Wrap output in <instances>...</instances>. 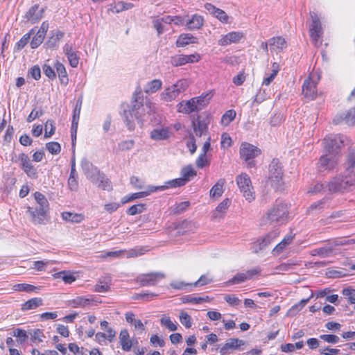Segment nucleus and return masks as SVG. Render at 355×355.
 I'll list each match as a JSON object with an SVG mask.
<instances>
[{
	"label": "nucleus",
	"instance_id": "obj_1",
	"mask_svg": "<svg viewBox=\"0 0 355 355\" xmlns=\"http://www.w3.org/2000/svg\"><path fill=\"white\" fill-rule=\"evenodd\" d=\"M33 196L37 206L35 207L28 206L27 212L33 223L45 224L49 218V202L46 196L39 191L34 192Z\"/></svg>",
	"mask_w": 355,
	"mask_h": 355
},
{
	"label": "nucleus",
	"instance_id": "obj_2",
	"mask_svg": "<svg viewBox=\"0 0 355 355\" xmlns=\"http://www.w3.org/2000/svg\"><path fill=\"white\" fill-rule=\"evenodd\" d=\"M283 166L279 159H273L268 166V183L275 189L283 186Z\"/></svg>",
	"mask_w": 355,
	"mask_h": 355
},
{
	"label": "nucleus",
	"instance_id": "obj_3",
	"mask_svg": "<svg viewBox=\"0 0 355 355\" xmlns=\"http://www.w3.org/2000/svg\"><path fill=\"white\" fill-rule=\"evenodd\" d=\"M311 24L309 28V37L314 46L322 45L323 37V28L318 15L315 12H310Z\"/></svg>",
	"mask_w": 355,
	"mask_h": 355
},
{
	"label": "nucleus",
	"instance_id": "obj_4",
	"mask_svg": "<svg viewBox=\"0 0 355 355\" xmlns=\"http://www.w3.org/2000/svg\"><path fill=\"white\" fill-rule=\"evenodd\" d=\"M288 210L284 204H278L272 207L266 214V220L270 224L283 225L288 221Z\"/></svg>",
	"mask_w": 355,
	"mask_h": 355
},
{
	"label": "nucleus",
	"instance_id": "obj_5",
	"mask_svg": "<svg viewBox=\"0 0 355 355\" xmlns=\"http://www.w3.org/2000/svg\"><path fill=\"white\" fill-rule=\"evenodd\" d=\"M188 86L189 85L186 80H179L175 84L166 87L162 92L160 95L161 99L164 101L171 102L178 98L180 93L186 91Z\"/></svg>",
	"mask_w": 355,
	"mask_h": 355
},
{
	"label": "nucleus",
	"instance_id": "obj_6",
	"mask_svg": "<svg viewBox=\"0 0 355 355\" xmlns=\"http://www.w3.org/2000/svg\"><path fill=\"white\" fill-rule=\"evenodd\" d=\"M324 148L327 153L334 157H340L343 141L340 135L327 136L323 139Z\"/></svg>",
	"mask_w": 355,
	"mask_h": 355
},
{
	"label": "nucleus",
	"instance_id": "obj_7",
	"mask_svg": "<svg viewBox=\"0 0 355 355\" xmlns=\"http://www.w3.org/2000/svg\"><path fill=\"white\" fill-rule=\"evenodd\" d=\"M236 184L247 200L254 199V191L249 175L245 173L239 175L236 178Z\"/></svg>",
	"mask_w": 355,
	"mask_h": 355
},
{
	"label": "nucleus",
	"instance_id": "obj_8",
	"mask_svg": "<svg viewBox=\"0 0 355 355\" xmlns=\"http://www.w3.org/2000/svg\"><path fill=\"white\" fill-rule=\"evenodd\" d=\"M15 162L18 163L19 168L24 172V173L31 179H36L38 177L37 168L32 164L29 156L24 153H21L17 156V160Z\"/></svg>",
	"mask_w": 355,
	"mask_h": 355
},
{
	"label": "nucleus",
	"instance_id": "obj_9",
	"mask_svg": "<svg viewBox=\"0 0 355 355\" xmlns=\"http://www.w3.org/2000/svg\"><path fill=\"white\" fill-rule=\"evenodd\" d=\"M101 302L100 300H98L92 295L76 296L67 302V305L73 309H86L92 306H96Z\"/></svg>",
	"mask_w": 355,
	"mask_h": 355
},
{
	"label": "nucleus",
	"instance_id": "obj_10",
	"mask_svg": "<svg viewBox=\"0 0 355 355\" xmlns=\"http://www.w3.org/2000/svg\"><path fill=\"white\" fill-rule=\"evenodd\" d=\"M164 277L163 273L159 272L143 273L137 276L135 282L141 286H153L156 285Z\"/></svg>",
	"mask_w": 355,
	"mask_h": 355
},
{
	"label": "nucleus",
	"instance_id": "obj_11",
	"mask_svg": "<svg viewBox=\"0 0 355 355\" xmlns=\"http://www.w3.org/2000/svg\"><path fill=\"white\" fill-rule=\"evenodd\" d=\"M202 58L198 53H194L190 55L178 54L171 57L170 63L173 67H180L186 64L197 63Z\"/></svg>",
	"mask_w": 355,
	"mask_h": 355
},
{
	"label": "nucleus",
	"instance_id": "obj_12",
	"mask_svg": "<svg viewBox=\"0 0 355 355\" xmlns=\"http://www.w3.org/2000/svg\"><path fill=\"white\" fill-rule=\"evenodd\" d=\"M313 74H310V76L304 80L302 85V94L307 101L313 100L317 96L316 85L319 78L315 80H313Z\"/></svg>",
	"mask_w": 355,
	"mask_h": 355
},
{
	"label": "nucleus",
	"instance_id": "obj_13",
	"mask_svg": "<svg viewBox=\"0 0 355 355\" xmlns=\"http://www.w3.org/2000/svg\"><path fill=\"white\" fill-rule=\"evenodd\" d=\"M279 235V232L276 230L270 232L264 237L257 240L252 243V248L254 253H257L259 251L264 249L266 246L270 245L275 239Z\"/></svg>",
	"mask_w": 355,
	"mask_h": 355
},
{
	"label": "nucleus",
	"instance_id": "obj_14",
	"mask_svg": "<svg viewBox=\"0 0 355 355\" xmlns=\"http://www.w3.org/2000/svg\"><path fill=\"white\" fill-rule=\"evenodd\" d=\"M245 38V34L241 31H232L223 35L218 41V44L226 46L232 44L239 43Z\"/></svg>",
	"mask_w": 355,
	"mask_h": 355
},
{
	"label": "nucleus",
	"instance_id": "obj_15",
	"mask_svg": "<svg viewBox=\"0 0 355 355\" xmlns=\"http://www.w3.org/2000/svg\"><path fill=\"white\" fill-rule=\"evenodd\" d=\"M261 150L247 142L242 143L240 147V155L242 159L248 162L261 154Z\"/></svg>",
	"mask_w": 355,
	"mask_h": 355
},
{
	"label": "nucleus",
	"instance_id": "obj_16",
	"mask_svg": "<svg viewBox=\"0 0 355 355\" xmlns=\"http://www.w3.org/2000/svg\"><path fill=\"white\" fill-rule=\"evenodd\" d=\"M244 345L245 342L243 340L231 338L219 348V353L220 355H227L234 350L239 349Z\"/></svg>",
	"mask_w": 355,
	"mask_h": 355
},
{
	"label": "nucleus",
	"instance_id": "obj_17",
	"mask_svg": "<svg viewBox=\"0 0 355 355\" xmlns=\"http://www.w3.org/2000/svg\"><path fill=\"white\" fill-rule=\"evenodd\" d=\"M338 157L329 155L327 153L322 155L318 162V168L320 171H331L334 168L337 164Z\"/></svg>",
	"mask_w": 355,
	"mask_h": 355
},
{
	"label": "nucleus",
	"instance_id": "obj_18",
	"mask_svg": "<svg viewBox=\"0 0 355 355\" xmlns=\"http://www.w3.org/2000/svg\"><path fill=\"white\" fill-rule=\"evenodd\" d=\"M131 103V108L126 110V111H132V113L138 119V111L144 106V96L140 87H138L133 93Z\"/></svg>",
	"mask_w": 355,
	"mask_h": 355
},
{
	"label": "nucleus",
	"instance_id": "obj_19",
	"mask_svg": "<svg viewBox=\"0 0 355 355\" xmlns=\"http://www.w3.org/2000/svg\"><path fill=\"white\" fill-rule=\"evenodd\" d=\"M92 182L98 188H101L103 190L110 191L112 190V184L109 178L106 177V175L100 173L99 171L94 175L92 180Z\"/></svg>",
	"mask_w": 355,
	"mask_h": 355
},
{
	"label": "nucleus",
	"instance_id": "obj_20",
	"mask_svg": "<svg viewBox=\"0 0 355 355\" xmlns=\"http://www.w3.org/2000/svg\"><path fill=\"white\" fill-rule=\"evenodd\" d=\"M343 122L348 125H355V106L346 112L336 115L334 119V123L336 124Z\"/></svg>",
	"mask_w": 355,
	"mask_h": 355
},
{
	"label": "nucleus",
	"instance_id": "obj_21",
	"mask_svg": "<svg viewBox=\"0 0 355 355\" xmlns=\"http://www.w3.org/2000/svg\"><path fill=\"white\" fill-rule=\"evenodd\" d=\"M44 9H39V5L35 4L26 12L25 18L31 24H35L44 17Z\"/></svg>",
	"mask_w": 355,
	"mask_h": 355
},
{
	"label": "nucleus",
	"instance_id": "obj_22",
	"mask_svg": "<svg viewBox=\"0 0 355 355\" xmlns=\"http://www.w3.org/2000/svg\"><path fill=\"white\" fill-rule=\"evenodd\" d=\"M119 338L122 349L125 352H129L133 345L138 343L137 339L130 338L129 332L125 329L120 331Z\"/></svg>",
	"mask_w": 355,
	"mask_h": 355
},
{
	"label": "nucleus",
	"instance_id": "obj_23",
	"mask_svg": "<svg viewBox=\"0 0 355 355\" xmlns=\"http://www.w3.org/2000/svg\"><path fill=\"white\" fill-rule=\"evenodd\" d=\"M344 178L343 175H339L334 178L331 180L327 187L330 193H345L347 191L345 184L343 183Z\"/></svg>",
	"mask_w": 355,
	"mask_h": 355
},
{
	"label": "nucleus",
	"instance_id": "obj_24",
	"mask_svg": "<svg viewBox=\"0 0 355 355\" xmlns=\"http://www.w3.org/2000/svg\"><path fill=\"white\" fill-rule=\"evenodd\" d=\"M154 192H156L155 186H149L146 191L133 193L123 197L121 203L124 205L136 199L145 198Z\"/></svg>",
	"mask_w": 355,
	"mask_h": 355
},
{
	"label": "nucleus",
	"instance_id": "obj_25",
	"mask_svg": "<svg viewBox=\"0 0 355 355\" xmlns=\"http://www.w3.org/2000/svg\"><path fill=\"white\" fill-rule=\"evenodd\" d=\"M269 46L272 52H282L287 47V42L282 36L272 37L269 39Z\"/></svg>",
	"mask_w": 355,
	"mask_h": 355
},
{
	"label": "nucleus",
	"instance_id": "obj_26",
	"mask_svg": "<svg viewBox=\"0 0 355 355\" xmlns=\"http://www.w3.org/2000/svg\"><path fill=\"white\" fill-rule=\"evenodd\" d=\"M191 127L193 132L198 137H201L208 130V123L205 121L202 120L199 116L194 118L191 121Z\"/></svg>",
	"mask_w": 355,
	"mask_h": 355
},
{
	"label": "nucleus",
	"instance_id": "obj_27",
	"mask_svg": "<svg viewBox=\"0 0 355 355\" xmlns=\"http://www.w3.org/2000/svg\"><path fill=\"white\" fill-rule=\"evenodd\" d=\"M213 96H214V92L209 91V92H204L201 95H200L197 97H193V98H196V99H194V101L196 103L198 110H202V108L207 107L209 105Z\"/></svg>",
	"mask_w": 355,
	"mask_h": 355
},
{
	"label": "nucleus",
	"instance_id": "obj_28",
	"mask_svg": "<svg viewBox=\"0 0 355 355\" xmlns=\"http://www.w3.org/2000/svg\"><path fill=\"white\" fill-rule=\"evenodd\" d=\"M193 98L186 101H182L178 104V112L184 114H189L198 110Z\"/></svg>",
	"mask_w": 355,
	"mask_h": 355
},
{
	"label": "nucleus",
	"instance_id": "obj_29",
	"mask_svg": "<svg viewBox=\"0 0 355 355\" xmlns=\"http://www.w3.org/2000/svg\"><path fill=\"white\" fill-rule=\"evenodd\" d=\"M230 205V200L229 198L224 199L219 205L216 207L213 211L212 218L220 219L224 217Z\"/></svg>",
	"mask_w": 355,
	"mask_h": 355
},
{
	"label": "nucleus",
	"instance_id": "obj_30",
	"mask_svg": "<svg viewBox=\"0 0 355 355\" xmlns=\"http://www.w3.org/2000/svg\"><path fill=\"white\" fill-rule=\"evenodd\" d=\"M295 237V234L291 233L286 236L279 242L275 247L272 250V254L273 255H279L281 254L284 250H285L287 246L291 243L293 239Z\"/></svg>",
	"mask_w": 355,
	"mask_h": 355
},
{
	"label": "nucleus",
	"instance_id": "obj_31",
	"mask_svg": "<svg viewBox=\"0 0 355 355\" xmlns=\"http://www.w3.org/2000/svg\"><path fill=\"white\" fill-rule=\"evenodd\" d=\"M204 24V18L198 14L192 15L191 18L189 19L185 26L188 30H198L202 27Z\"/></svg>",
	"mask_w": 355,
	"mask_h": 355
},
{
	"label": "nucleus",
	"instance_id": "obj_32",
	"mask_svg": "<svg viewBox=\"0 0 355 355\" xmlns=\"http://www.w3.org/2000/svg\"><path fill=\"white\" fill-rule=\"evenodd\" d=\"M198 43L197 37L189 33H182L179 35L176 41L178 47H184L190 44Z\"/></svg>",
	"mask_w": 355,
	"mask_h": 355
},
{
	"label": "nucleus",
	"instance_id": "obj_33",
	"mask_svg": "<svg viewBox=\"0 0 355 355\" xmlns=\"http://www.w3.org/2000/svg\"><path fill=\"white\" fill-rule=\"evenodd\" d=\"M134 7V4L123 1H119L110 5L109 10L112 13H119L121 12L131 9Z\"/></svg>",
	"mask_w": 355,
	"mask_h": 355
},
{
	"label": "nucleus",
	"instance_id": "obj_34",
	"mask_svg": "<svg viewBox=\"0 0 355 355\" xmlns=\"http://www.w3.org/2000/svg\"><path fill=\"white\" fill-rule=\"evenodd\" d=\"M42 305H43V300L41 297H33L22 303L21 310L22 311L33 310Z\"/></svg>",
	"mask_w": 355,
	"mask_h": 355
},
{
	"label": "nucleus",
	"instance_id": "obj_35",
	"mask_svg": "<svg viewBox=\"0 0 355 355\" xmlns=\"http://www.w3.org/2000/svg\"><path fill=\"white\" fill-rule=\"evenodd\" d=\"M63 49L65 55L68 58L69 64L72 67H76L79 63V58L78 57L76 53L73 51L72 47L67 44L64 46Z\"/></svg>",
	"mask_w": 355,
	"mask_h": 355
},
{
	"label": "nucleus",
	"instance_id": "obj_36",
	"mask_svg": "<svg viewBox=\"0 0 355 355\" xmlns=\"http://www.w3.org/2000/svg\"><path fill=\"white\" fill-rule=\"evenodd\" d=\"M225 184V180L224 178H220L216 183L211 187L209 191V196L213 198H218L220 197L224 192V185Z\"/></svg>",
	"mask_w": 355,
	"mask_h": 355
},
{
	"label": "nucleus",
	"instance_id": "obj_37",
	"mask_svg": "<svg viewBox=\"0 0 355 355\" xmlns=\"http://www.w3.org/2000/svg\"><path fill=\"white\" fill-rule=\"evenodd\" d=\"M62 218L67 222L79 223L85 220V216L83 214L73 213L70 211H64L61 214Z\"/></svg>",
	"mask_w": 355,
	"mask_h": 355
},
{
	"label": "nucleus",
	"instance_id": "obj_38",
	"mask_svg": "<svg viewBox=\"0 0 355 355\" xmlns=\"http://www.w3.org/2000/svg\"><path fill=\"white\" fill-rule=\"evenodd\" d=\"M169 128L154 129L150 132V138L154 140H164L169 137Z\"/></svg>",
	"mask_w": 355,
	"mask_h": 355
},
{
	"label": "nucleus",
	"instance_id": "obj_39",
	"mask_svg": "<svg viewBox=\"0 0 355 355\" xmlns=\"http://www.w3.org/2000/svg\"><path fill=\"white\" fill-rule=\"evenodd\" d=\"M185 180H183L182 178H176L172 180H170L166 182V184L155 187L156 191H164L168 188H175L178 187L183 186L186 184Z\"/></svg>",
	"mask_w": 355,
	"mask_h": 355
},
{
	"label": "nucleus",
	"instance_id": "obj_40",
	"mask_svg": "<svg viewBox=\"0 0 355 355\" xmlns=\"http://www.w3.org/2000/svg\"><path fill=\"white\" fill-rule=\"evenodd\" d=\"M54 279H61L66 284H71L76 278L72 272L67 270L60 271L53 275Z\"/></svg>",
	"mask_w": 355,
	"mask_h": 355
},
{
	"label": "nucleus",
	"instance_id": "obj_41",
	"mask_svg": "<svg viewBox=\"0 0 355 355\" xmlns=\"http://www.w3.org/2000/svg\"><path fill=\"white\" fill-rule=\"evenodd\" d=\"M55 67L56 69L57 73L58 74V78L60 80V83L64 85H67L68 83V76L64 64L59 61H56L55 63Z\"/></svg>",
	"mask_w": 355,
	"mask_h": 355
},
{
	"label": "nucleus",
	"instance_id": "obj_42",
	"mask_svg": "<svg viewBox=\"0 0 355 355\" xmlns=\"http://www.w3.org/2000/svg\"><path fill=\"white\" fill-rule=\"evenodd\" d=\"M162 82L159 79H154L148 83L144 87V92L146 94L155 93L162 88Z\"/></svg>",
	"mask_w": 355,
	"mask_h": 355
},
{
	"label": "nucleus",
	"instance_id": "obj_43",
	"mask_svg": "<svg viewBox=\"0 0 355 355\" xmlns=\"http://www.w3.org/2000/svg\"><path fill=\"white\" fill-rule=\"evenodd\" d=\"M311 254L312 256L328 257L333 254V248L329 246H323V247L315 248L311 250Z\"/></svg>",
	"mask_w": 355,
	"mask_h": 355
},
{
	"label": "nucleus",
	"instance_id": "obj_44",
	"mask_svg": "<svg viewBox=\"0 0 355 355\" xmlns=\"http://www.w3.org/2000/svg\"><path fill=\"white\" fill-rule=\"evenodd\" d=\"M147 246H139L130 249L126 252L127 258H135L144 254L148 251Z\"/></svg>",
	"mask_w": 355,
	"mask_h": 355
},
{
	"label": "nucleus",
	"instance_id": "obj_45",
	"mask_svg": "<svg viewBox=\"0 0 355 355\" xmlns=\"http://www.w3.org/2000/svg\"><path fill=\"white\" fill-rule=\"evenodd\" d=\"M123 116L125 118L124 122L128 129L130 131L134 130L135 128L134 119H137L135 114L132 113V111H126V110H125L123 111Z\"/></svg>",
	"mask_w": 355,
	"mask_h": 355
},
{
	"label": "nucleus",
	"instance_id": "obj_46",
	"mask_svg": "<svg viewBox=\"0 0 355 355\" xmlns=\"http://www.w3.org/2000/svg\"><path fill=\"white\" fill-rule=\"evenodd\" d=\"M100 324L101 328L105 331L104 333L107 336V340L110 342H112L116 336V331H114V329L112 327H109V323L106 320L101 321Z\"/></svg>",
	"mask_w": 355,
	"mask_h": 355
},
{
	"label": "nucleus",
	"instance_id": "obj_47",
	"mask_svg": "<svg viewBox=\"0 0 355 355\" xmlns=\"http://www.w3.org/2000/svg\"><path fill=\"white\" fill-rule=\"evenodd\" d=\"M347 174L344 178L343 183L347 191H349L352 187L355 186V171H347Z\"/></svg>",
	"mask_w": 355,
	"mask_h": 355
},
{
	"label": "nucleus",
	"instance_id": "obj_48",
	"mask_svg": "<svg viewBox=\"0 0 355 355\" xmlns=\"http://www.w3.org/2000/svg\"><path fill=\"white\" fill-rule=\"evenodd\" d=\"M272 72L270 74L269 76L264 78L262 82V85H269L275 79V78L277 76L279 71V64L277 62H273L272 64Z\"/></svg>",
	"mask_w": 355,
	"mask_h": 355
},
{
	"label": "nucleus",
	"instance_id": "obj_49",
	"mask_svg": "<svg viewBox=\"0 0 355 355\" xmlns=\"http://www.w3.org/2000/svg\"><path fill=\"white\" fill-rule=\"evenodd\" d=\"M146 205L144 203H139L137 205H133L130 207L126 213L129 216H135L138 214H141L146 210Z\"/></svg>",
	"mask_w": 355,
	"mask_h": 355
},
{
	"label": "nucleus",
	"instance_id": "obj_50",
	"mask_svg": "<svg viewBox=\"0 0 355 355\" xmlns=\"http://www.w3.org/2000/svg\"><path fill=\"white\" fill-rule=\"evenodd\" d=\"M343 295L346 298L349 304H355V289L351 286L342 290Z\"/></svg>",
	"mask_w": 355,
	"mask_h": 355
},
{
	"label": "nucleus",
	"instance_id": "obj_51",
	"mask_svg": "<svg viewBox=\"0 0 355 355\" xmlns=\"http://www.w3.org/2000/svg\"><path fill=\"white\" fill-rule=\"evenodd\" d=\"M157 296V294L152 292H141L139 293H135L132 298L135 300H141L148 302L153 300Z\"/></svg>",
	"mask_w": 355,
	"mask_h": 355
},
{
	"label": "nucleus",
	"instance_id": "obj_52",
	"mask_svg": "<svg viewBox=\"0 0 355 355\" xmlns=\"http://www.w3.org/2000/svg\"><path fill=\"white\" fill-rule=\"evenodd\" d=\"M45 338L43 330L35 329L31 333V341L33 343H41Z\"/></svg>",
	"mask_w": 355,
	"mask_h": 355
},
{
	"label": "nucleus",
	"instance_id": "obj_53",
	"mask_svg": "<svg viewBox=\"0 0 355 355\" xmlns=\"http://www.w3.org/2000/svg\"><path fill=\"white\" fill-rule=\"evenodd\" d=\"M236 114V112L234 110H227L221 117V123L228 125L235 119Z\"/></svg>",
	"mask_w": 355,
	"mask_h": 355
},
{
	"label": "nucleus",
	"instance_id": "obj_54",
	"mask_svg": "<svg viewBox=\"0 0 355 355\" xmlns=\"http://www.w3.org/2000/svg\"><path fill=\"white\" fill-rule=\"evenodd\" d=\"M12 336L16 337L17 341L21 344L24 343L28 338L27 332L21 328L15 329L12 332Z\"/></svg>",
	"mask_w": 355,
	"mask_h": 355
},
{
	"label": "nucleus",
	"instance_id": "obj_55",
	"mask_svg": "<svg viewBox=\"0 0 355 355\" xmlns=\"http://www.w3.org/2000/svg\"><path fill=\"white\" fill-rule=\"evenodd\" d=\"M190 206L189 201H183L175 204L171 209L173 214H180L186 211Z\"/></svg>",
	"mask_w": 355,
	"mask_h": 355
},
{
	"label": "nucleus",
	"instance_id": "obj_56",
	"mask_svg": "<svg viewBox=\"0 0 355 355\" xmlns=\"http://www.w3.org/2000/svg\"><path fill=\"white\" fill-rule=\"evenodd\" d=\"M160 323L171 331H174L177 329L178 324L174 323L168 316H163L160 319Z\"/></svg>",
	"mask_w": 355,
	"mask_h": 355
},
{
	"label": "nucleus",
	"instance_id": "obj_57",
	"mask_svg": "<svg viewBox=\"0 0 355 355\" xmlns=\"http://www.w3.org/2000/svg\"><path fill=\"white\" fill-rule=\"evenodd\" d=\"M55 126L52 120H47L44 128V137L49 138L55 134Z\"/></svg>",
	"mask_w": 355,
	"mask_h": 355
},
{
	"label": "nucleus",
	"instance_id": "obj_58",
	"mask_svg": "<svg viewBox=\"0 0 355 355\" xmlns=\"http://www.w3.org/2000/svg\"><path fill=\"white\" fill-rule=\"evenodd\" d=\"M46 148L52 155H58L61 151L60 144L57 141H50L46 143Z\"/></svg>",
	"mask_w": 355,
	"mask_h": 355
},
{
	"label": "nucleus",
	"instance_id": "obj_59",
	"mask_svg": "<svg viewBox=\"0 0 355 355\" xmlns=\"http://www.w3.org/2000/svg\"><path fill=\"white\" fill-rule=\"evenodd\" d=\"M182 179L185 180V182H187L189 181L191 177L196 175V171L193 170V168L191 166H187L182 169L181 171Z\"/></svg>",
	"mask_w": 355,
	"mask_h": 355
},
{
	"label": "nucleus",
	"instance_id": "obj_60",
	"mask_svg": "<svg viewBox=\"0 0 355 355\" xmlns=\"http://www.w3.org/2000/svg\"><path fill=\"white\" fill-rule=\"evenodd\" d=\"M69 350L74 355H85V350L83 347H79L76 343H70L68 344Z\"/></svg>",
	"mask_w": 355,
	"mask_h": 355
},
{
	"label": "nucleus",
	"instance_id": "obj_61",
	"mask_svg": "<svg viewBox=\"0 0 355 355\" xmlns=\"http://www.w3.org/2000/svg\"><path fill=\"white\" fill-rule=\"evenodd\" d=\"M180 322L187 329L190 328L192 325L191 316L184 311H181L180 313Z\"/></svg>",
	"mask_w": 355,
	"mask_h": 355
},
{
	"label": "nucleus",
	"instance_id": "obj_62",
	"mask_svg": "<svg viewBox=\"0 0 355 355\" xmlns=\"http://www.w3.org/2000/svg\"><path fill=\"white\" fill-rule=\"evenodd\" d=\"M209 160L207 159V155L205 153H200L196 160V164L198 168H202L205 166H209Z\"/></svg>",
	"mask_w": 355,
	"mask_h": 355
},
{
	"label": "nucleus",
	"instance_id": "obj_63",
	"mask_svg": "<svg viewBox=\"0 0 355 355\" xmlns=\"http://www.w3.org/2000/svg\"><path fill=\"white\" fill-rule=\"evenodd\" d=\"M326 202V198H322V200L315 202L309 207L307 211L310 213L314 210H321L325 207Z\"/></svg>",
	"mask_w": 355,
	"mask_h": 355
},
{
	"label": "nucleus",
	"instance_id": "obj_64",
	"mask_svg": "<svg viewBox=\"0 0 355 355\" xmlns=\"http://www.w3.org/2000/svg\"><path fill=\"white\" fill-rule=\"evenodd\" d=\"M248 281L244 272L236 273L227 283L230 284H241Z\"/></svg>",
	"mask_w": 355,
	"mask_h": 355
}]
</instances>
